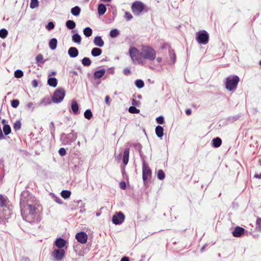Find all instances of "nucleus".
Here are the masks:
<instances>
[{"instance_id": "obj_1", "label": "nucleus", "mask_w": 261, "mask_h": 261, "mask_svg": "<svg viewBox=\"0 0 261 261\" xmlns=\"http://www.w3.org/2000/svg\"><path fill=\"white\" fill-rule=\"evenodd\" d=\"M40 206V204H34L21 208V215L23 220L32 225L38 224L41 220Z\"/></svg>"}, {"instance_id": "obj_2", "label": "nucleus", "mask_w": 261, "mask_h": 261, "mask_svg": "<svg viewBox=\"0 0 261 261\" xmlns=\"http://www.w3.org/2000/svg\"><path fill=\"white\" fill-rule=\"evenodd\" d=\"M20 207L23 208L32 205L39 204V202L35 196L27 190L21 192L20 197Z\"/></svg>"}, {"instance_id": "obj_3", "label": "nucleus", "mask_w": 261, "mask_h": 261, "mask_svg": "<svg viewBox=\"0 0 261 261\" xmlns=\"http://www.w3.org/2000/svg\"><path fill=\"white\" fill-rule=\"evenodd\" d=\"M141 57L146 60L153 61L156 57V51L151 46L148 45H142L141 47Z\"/></svg>"}, {"instance_id": "obj_4", "label": "nucleus", "mask_w": 261, "mask_h": 261, "mask_svg": "<svg viewBox=\"0 0 261 261\" xmlns=\"http://www.w3.org/2000/svg\"><path fill=\"white\" fill-rule=\"evenodd\" d=\"M240 78L238 75H230L225 79V88L229 91H232L237 89Z\"/></svg>"}, {"instance_id": "obj_5", "label": "nucleus", "mask_w": 261, "mask_h": 261, "mask_svg": "<svg viewBox=\"0 0 261 261\" xmlns=\"http://www.w3.org/2000/svg\"><path fill=\"white\" fill-rule=\"evenodd\" d=\"M77 138V133H74L73 130H72L68 134L62 133L60 136V140L64 145H70L76 140Z\"/></svg>"}, {"instance_id": "obj_6", "label": "nucleus", "mask_w": 261, "mask_h": 261, "mask_svg": "<svg viewBox=\"0 0 261 261\" xmlns=\"http://www.w3.org/2000/svg\"><path fill=\"white\" fill-rule=\"evenodd\" d=\"M65 96V91L63 88H58L54 92L52 101L56 103L61 102Z\"/></svg>"}, {"instance_id": "obj_7", "label": "nucleus", "mask_w": 261, "mask_h": 261, "mask_svg": "<svg viewBox=\"0 0 261 261\" xmlns=\"http://www.w3.org/2000/svg\"><path fill=\"white\" fill-rule=\"evenodd\" d=\"M196 40L200 44H206L209 40V35L205 30L200 31L196 33Z\"/></svg>"}, {"instance_id": "obj_8", "label": "nucleus", "mask_w": 261, "mask_h": 261, "mask_svg": "<svg viewBox=\"0 0 261 261\" xmlns=\"http://www.w3.org/2000/svg\"><path fill=\"white\" fill-rule=\"evenodd\" d=\"M145 5L140 1H136L132 5V11L136 16L140 15L145 9Z\"/></svg>"}, {"instance_id": "obj_9", "label": "nucleus", "mask_w": 261, "mask_h": 261, "mask_svg": "<svg viewBox=\"0 0 261 261\" xmlns=\"http://www.w3.org/2000/svg\"><path fill=\"white\" fill-rule=\"evenodd\" d=\"M130 57L134 63L141 64L139 57L141 56V51L135 47H130L129 49Z\"/></svg>"}, {"instance_id": "obj_10", "label": "nucleus", "mask_w": 261, "mask_h": 261, "mask_svg": "<svg viewBox=\"0 0 261 261\" xmlns=\"http://www.w3.org/2000/svg\"><path fill=\"white\" fill-rule=\"evenodd\" d=\"M151 169L146 162H144L142 165V179L144 185L146 184L147 179L151 178Z\"/></svg>"}, {"instance_id": "obj_11", "label": "nucleus", "mask_w": 261, "mask_h": 261, "mask_svg": "<svg viewBox=\"0 0 261 261\" xmlns=\"http://www.w3.org/2000/svg\"><path fill=\"white\" fill-rule=\"evenodd\" d=\"M125 215L122 212H116L112 217V222L115 225H120L124 221Z\"/></svg>"}, {"instance_id": "obj_12", "label": "nucleus", "mask_w": 261, "mask_h": 261, "mask_svg": "<svg viewBox=\"0 0 261 261\" xmlns=\"http://www.w3.org/2000/svg\"><path fill=\"white\" fill-rule=\"evenodd\" d=\"M65 255V251L64 249H55L51 252V256L56 260H61Z\"/></svg>"}, {"instance_id": "obj_13", "label": "nucleus", "mask_w": 261, "mask_h": 261, "mask_svg": "<svg viewBox=\"0 0 261 261\" xmlns=\"http://www.w3.org/2000/svg\"><path fill=\"white\" fill-rule=\"evenodd\" d=\"M67 241L61 237L57 238L54 242V245L56 246L58 249H63L64 247H66V248H67Z\"/></svg>"}, {"instance_id": "obj_14", "label": "nucleus", "mask_w": 261, "mask_h": 261, "mask_svg": "<svg viewBox=\"0 0 261 261\" xmlns=\"http://www.w3.org/2000/svg\"><path fill=\"white\" fill-rule=\"evenodd\" d=\"M75 239L81 244H85L87 242L88 236L84 231L78 232L75 235Z\"/></svg>"}, {"instance_id": "obj_15", "label": "nucleus", "mask_w": 261, "mask_h": 261, "mask_svg": "<svg viewBox=\"0 0 261 261\" xmlns=\"http://www.w3.org/2000/svg\"><path fill=\"white\" fill-rule=\"evenodd\" d=\"M246 231H247L243 227L237 226L232 231V234L234 237L240 238L244 235Z\"/></svg>"}, {"instance_id": "obj_16", "label": "nucleus", "mask_w": 261, "mask_h": 261, "mask_svg": "<svg viewBox=\"0 0 261 261\" xmlns=\"http://www.w3.org/2000/svg\"><path fill=\"white\" fill-rule=\"evenodd\" d=\"M71 112L74 115H78L80 114L79 106L76 100L73 99L71 103Z\"/></svg>"}, {"instance_id": "obj_17", "label": "nucleus", "mask_w": 261, "mask_h": 261, "mask_svg": "<svg viewBox=\"0 0 261 261\" xmlns=\"http://www.w3.org/2000/svg\"><path fill=\"white\" fill-rule=\"evenodd\" d=\"M79 50L75 47H70L68 50V54L70 57L74 58L78 56Z\"/></svg>"}, {"instance_id": "obj_18", "label": "nucleus", "mask_w": 261, "mask_h": 261, "mask_svg": "<svg viewBox=\"0 0 261 261\" xmlns=\"http://www.w3.org/2000/svg\"><path fill=\"white\" fill-rule=\"evenodd\" d=\"M169 56L170 58V62L169 63L170 65L174 64L175 63L176 56L173 49L171 48L169 49Z\"/></svg>"}, {"instance_id": "obj_19", "label": "nucleus", "mask_w": 261, "mask_h": 261, "mask_svg": "<svg viewBox=\"0 0 261 261\" xmlns=\"http://www.w3.org/2000/svg\"><path fill=\"white\" fill-rule=\"evenodd\" d=\"M105 73L106 70L105 69L96 70L93 73L94 78L95 79H99L105 75Z\"/></svg>"}, {"instance_id": "obj_20", "label": "nucleus", "mask_w": 261, "mask_h": 261, "mask_svg": "<svg viewBox=\"0 0 261 261\" xmlns=\"http://www.w3.org/2000/svg\"><path fill=\"white\" fill-rule=\"evenodd\" d=\"M93 42L96 46L99 47H102L105 44L101 37L99 36H97L94 38Z\"/></svg>"}, {"instance_id": "obj_21", "label": "nucleus", "mask_w": 261, "mask_h": 261, "mask_svg": "<svg viewBox=\"0 0 261 261\" xmlns=\"http://www.w3.org/2000/svg\"><path fill=\"white\" fill-rule=\"evenodd\" d=\"M222 140L219 137H216L212 140V146L214 148H218L221 146Z\"/></svg>"}, {"instance_id": "obj_22", "label": "nucleus", "mask_w": 261, "mask_h": 261, "mask_svg": "<svg viewBox=\"0 0 261 261\" xmlns=\"http://www.w3.org/2000/svg\"><path fill=\"white\" fill-rule=\"evenodd\" d=\"M129 149L125 148L123 151V163L126 165L128 164L129 160Z\"/></svg>"}, {"instance_id": "obj_23", "label": "nucleus", "mask_w": 261, "mask_h": 261, "mask_svg": "<svg viewBox=\"0 0 261 261\" xmlns=\"http://www.w3.org/2000/svg\"><path fill=\"white\" fill-rule=\"evenodd\" d=\"M52 99L48 96H46L42 99L40 102L39 103V106H46L50 105L51 103Z\"/></svg>"}, {"instance_id": "obj_24", "label": "nucleus", "mask_w": 261, "mask_h": 261, "mask_svg": "<svg viewBox=\"0 0 261 261\" xmlns=\"http://www.w3.org/2000/svg\"><path fill=\"white\" fill-rule=\"evenodd\" d=\"M97 11L99 16L103 15L107 11L106 6L102 3L99 4L98 5Z\"/></svg>"}, {"instance_id": "obj_25", "label": "nucleus", "mask_w": 261, "mask_h": 261, "mask_svg": "<svg viewBox=\"0 0 261 261\" xmlns=\"http://www.w3.org/2000/svg\"><path fill=\"white\" fill-rule=\"evenodd\" d=\"M47 84L52 87H56L58 84V80L56 77H48Z\"/></svg>"}, {"instance_id": "obj_26", "label": "nucleus", "mask_w": 261, "mask_h": 261, "mask_svg": "<svg viewBox=\"0 0 261 261\" xmlns=\"http://www.w3.org/2000/svg\"><path fill=\"white\" fill-rule=\"evenodd\" d=\"M155 132L158 137L162 138L164 135V128L160 125L156 126Z\"/></svg>"}, {"instance_id": "obj_27", "label": "nucleus", "mask_w": 261, "mask_h": 261, "mask_svg": "<svg viewBox=\"0 0 261 261\" xmlns=\"http://www.w3.org/2000/svg\"><path fill=\"white\" fill-rule=\"evenodd\" d=\"M81 11V9L80 7L76 6L71 9V13L74 16H79Z\"/></svg>"}, {"instance_id": "obj_28", "label": "nucleus", "mask_w": 261, "mask_h": 261, "mask_svg": "<svg viewBox=\"0 0 261 261\" xmlns=\"http://www.w3.org/2000/svg\"><path fill=\"white\" fill-rule=\"evenodd\" d=\"M58 41L56 38H53L49 41V47L51 50H55L57 48Z\"/></svg>"}, {"instance_id": "obj_29", "label": "nucleus", "mask_w": 261, "mask_h": 261, "mask_svg": "<svg viewBox=\"0 0 261 261\" xmlns=\"http://www.w3.org/2000/svg\"><path fill=\"white\" fill-rule=\"evenodd\" d=\"M102 53V49L98 47L92 48L91 54L93 57H96L100 56Z\"/></svg>"}, {"instance_id": "obj_30", "label": "nucleus", "mask_w": 261, "mask_h": 261, "mask_svg": "<svg viewBox=\"0 0 261 261\" xmlns=\"http://www.w3.org/2000/svg\"><path fill=\"white\" fill-rule=\"evenodd\" d=\"M65 25L69 30H73L76 27L75 22L72 20H68L66 21Z\"/></svg>"}, {"instance_id": "obj_31", "label": "nucleus", "mask_w": 261, "mask_h": 261, "mask_svg": "<svg viewBox=\"0 0 261 261\" xmlns=\"http://www.w3.org/2000/svg\"><path fill=\"white\" fill-rule=\"evenodd\" d=\"M72 40L75 43L80 44L81 43L82 38L79 33H76L72 36Z\"/></svg>"}, {"instance_id": "obj_32", "label": "nucleus", "mask_w": 261, "mask_h": 261, "mask_svg": "<svg viewBox=\"0 0 261 261\" xmlns=\"http://www.w3.org/2000/svg\"><path fill=\"white\" fill-rule=\"evenodd\" d=\"M82 64L86 67L90 66L91 65L92 61L89 58L84 57L81 60Z\"/></svg>"}, {"instance_id": "obj_33", "label": "nucleus", "mask_w": 261, "mask_h": 261, "mask_svg": "<svg viewBox=\"0 0 261 261\" xmlns=\"http://www.w3.org/2000/svg\"><path fill=\"white\" fill-rule=\"evenodd\" d=\"M3 130L5 135L7 136L11 133V128L9 124H4L3 127Z\"/></svg>"}, {"instance_id": "obj_34", "label": "nucleus", "mask_w": 261, "mask_h": 261, "mask_svg": "<svg viewBox=\"0 0 261 261\" xmlns=\"http://www.w3.org/2000/svg\"><path fill=\"white\" fill-rule=\"evenodd\" d=\"M92 30L90 27H86L83 30V33L86 37H90L92 34Z\"/></svg>"}, {"instance_id": "obj_35", "label": "nucleus", "mask_w": 261, "mask_h": 261, "mask_svg": "<svg viewBox=\"0 0 261 261\" xmlns=\"http://www.w3.org/2000/svg\"><path fill=\"white\" fill-rule=\"evenodd\" d=\"M71 194V192L67 190H62L61 192V195L64 199H67L70 197Z\"/></svg>"}, {"instance_id": "obj_36", "label": "nucleus", "mask_w": 261, "mask_h": 261, "mask_svg": "<svg viewBox=\"0 0 261 261\" xmlns=\"http://www.w3.org/2000/svg\"><path fill=\"white\" fill-rule=\"evenodd\" d=\"M120 33L118 30L117 29H114L110 31L109 35L111 38H116L119 35Z\"/></svg>"}, {"instance_id": "obj_37", "label": "nucleus", "mask_w": 261, "mask_h": 261, "mask_svg": "<svg viewBox=\"0 0 261 261\" xmlns=\"http://www.w3.org/2000/svg\"><path fill=\"white\" fill-rule=\"evenodd\" d=\"M84 115V117L88 120H90L93 116L92 111L90 109H87L85 111Z\"/></svg>"}, {"instance_id": "obj_38", "label": "nucleus", "mask_w": 261, "mask_h": 261, "mask_svg": "<svg viewBox=\"0 0 261 261\" xmlns=\"http://www.w3.org/2000/svg\"><path fill=\"white\" fill-rule=\"evenodd\" d=\"M36 61L38 65L40 66V64H43L45 60H43V57L41 54H39L36 57Z\"/></svg>"}, {"instance_id": "obj_39", "label": "nucleus", "mask_w": 261, "mask_h": 261, "mask_svg": "<svg viewBox=\"0 0 261 261\" xmlns=\"http://www.w3.org/2000/svg\"><path fill=\"white\" fill-rule=\"evenodd\" d=\"M135 85L139 89L142 88L144 86V81L140 79H138L135 82Z\"/></svg>"}, {"instance_id": "obj_40", "label": "nucleus", "mask_w": 261, "mask_h": 261, "mask_svg": "<svg viewBox=\"0 0 261 261\" xmlns=\"http://www.w3.org/2000/svg\"><path fill=\"white\" fill-rule=\"evenodd\" d=\"M9 218V217H7L6 216H4V214L2 215L0 214V224L5 225L8 222Z\"/></svg>"}, {"instance_id": "obj_41", "label": "nucleus", "mask_w": 261, "mask_h": 261, "mask_svg": "<svg viewBox=\"0 0 261 261\" xmlns=\"http://www.w3.org/2000/svg\"><path fill=\"white\" fill-rule=\"evenodd\" d=\"M21 126V123L20 120H18L15 121L13 125V128L15 131L19 130L20 129Z\"/></svg>"}, {"instance_id": "obj_42", "label": "nucleus", "mask_w": 261, "mask_h": 261, "mask_svg": "<svg viewBox=\"0 0 261 261\" xmlns=\"http://www.w3.org/2000/svg\"><path fill=\"white\" fill-rule=\"evenodd\" d=\"M8 34V32L6 29H2L0 30V38L2 39L6 38Z\"/></svg>"}, {"instance_id": "obj_43", "label": "nucleus", "mask_w": 261, "mask_h": 261, "mask_svg": "<svg viewBox=\"0 0 261 261\" xmlns=\"http://www.w3.org/2000/svg\"><path fill=\"white\" fill-rule=\"evenodd\" d=\"M157 177L159 180H163L165 178V174L163 170L160 169L158 170Z\"/></svg>"}, {"instance_id": "obj_44", "label": "nucleus", "mask_w": 261, "mask_h": 261, "mask_svg": "<svg viewBox=\"0 0 261 261\" xmlns=\"http://www.w3.org/2000/svg\"><path fill=\"white\" fill-rule=\"evenodd\" d=\"M49 129L51 136L54 138L55 134V126L54 123L53 122H51L49 124Z\"/></svg>"}, {"instance_id": "obj_45", "label": "nucleus", "mask_w": 261, "mask_h": 261, "mask_svg": "<svg viewBox=\"0 0 261 261\" xmlns=\"http://www.w3.org/2000/svg\"><path fill=\"white\" fill-rule=\"evenodd\" d=\"M128 112L132 114H138L140 112V110L135 106H130L128 108Z\"/></svg>"}, {"instance_id": "obj_46", "label": "nucleus", "mask_w": 261, "mask_h": 261, "mask_svg": "<svg viewBox=\"0 0 261 261\" xmlns=\"http://www.w3.org/2000/svg\"><path fill=\"white\" fill-rule=\"evenodd\" d=\"M39 5L38 0H31L30 4V7L31 9H34L37 7Z\"/></svg>"}, {"instance_id": "obj_47", "label": "nucleus", "mask_w": 261, "mask_h": 261, "mask_svg": "<svg viewBox=\"0 0 261 261\" xmlns=\"http://www.w3.org/2000/svg\"><path fill=\"white\" fill-rule=\"evenodd\" d=\"M23 75V72L21 70L17 69L14 72V76L16 78H20Z\"/></svg>"}, {"instance_id": "obj_48", "label": "nucleus", "mask_w": 261, "mask_h": 261, "mask_svg": "<svg viewBox=\"0 0 261 261\" xmlns=\"http://www.w3.org/2000/svg\"><path fill=\"white\" fill-rule=\"evenodd\" d=\"M19 104V100L17 99H14L11 101V107L13 108H16L18 107Z\"/></svg>"}, {"instance_id": "obj_49", "label": "nucleus", "mask_w": 261, "mask_h": 261, "mask_svg": "<svg viewBox=\"0 0 261 261\" xmlns=\"http://www.w3.org/2000/svg\"><path fill=\"white\" fill-rule=\"evenodd\" d=\"M6 205V198L0 194V207L4 206Z\"/></svg>"}, {"instance_id": "obj_50", "label": "nucleus", "mask_w": 261, "mask_h": 261, "mask_svg": "<svg viewBox=\"0 0 261 261\" xmlns=\"http://www.w3.org/2000/svg\"><path fill=\"white\" fill-rule=\"evenodd\" d=\"M53 195V198L54 199V200L56 201L57 203L61 204L63 203V201L62 199L59 197L57 196L54 194H51Z\"/></svg>"}, {"instance_id": "obj_51", "label": "nucleus", "mask_w": 261, "mask_h": 261, "mask_svg": "<svg viewBox=\"0 0 261 261\" xmlns=\"http://www.w3.org/2000/svg\"><path fill=\"white\" fill-rule=\"evenodd\" d=\"M157 123L159 124H163L165 123L164 117L163 116H160L156 118Z\"/></svg>"}, {"instance_id": "obj_52", "label": "nucleus", "mask_w": 261, "mask_h": 261, "mask_svg": "<svg viewBox=\"0 0 261 261\" xmlns=\"http://www.w3.org/2000/svg\"><path fill=\"white\" fill-rule=\"evenodd\" d=\"M55 28L54 22L53 21L49 22L46 25V29L50 31L54 29Z\"/></svg>"}, {"instance_id": "obj_53", "label": "nucleus", "mask_w": 261, "mask_h": 261, "mask_svg": "<svg viewBox=\"0 0 261 261\" xmlns=\"http://www.w3.org/2000/svg\"><path fill=\"white\" fill-rule=\"evenodd\" d=\"M133 146L134 147L136 150H138L139 152L142 151V146L140 143L133 144Z\"/></svg>"}, {"instance_id": "obj_54", "label": "nucleus", "mask_w": 261, "mask_h": 261, "mask_svg": "<svg viewBox=\"0 0 261 261\" xmlns=\"http://www.w3.org/2000/svg\"><path fill=\"white\" fill-rule=\"evenodd\" d=\"M256 229L261 232V218H257L256 220Z\"/></svg>"}, {"instance_id": "obj_55", "label": "nucleus", "mask_w": 261, "mask_h": 261, "mask_svg": "<svg viewBox=\"0 0 261 261\" xmlns=\"http://www.w3.org/2000/svg\"><path fill=\"white\" fill-rule=\"evenodd\" d=\"M58 152H59V154L61 156H63L65 155L66 154V149L63 147L60 148Z\"/></svg>"}, {"instance_id": "obj_56", "label": "nucleus", "mask_w": 261, "mask_h": 261, "mask_svg": "<svg viewBox=\"0 0 261 261\" xmlns=\"http://www.w3.org/2000/svg\"><path fill=\"white\" fill-rule=\"evenodd\" d=\"M26 108L28 110H31V111H33L34 108V104L32 102H30L26 105Z\"/></svg>"}, {"instance_id": "obj_57", "label": "nucleus", "mask_w": 261, "mask_h": 261, "mask_svg": "<svg viewBox=\"0 0 261 261\" xmlns=\"http://www.w3.org/2000/svg\"><path fill=\"white\" fill-rule=\"evenodd\" d=\"M125 18L127 20H130L133 18L132 15L128 12L125 13Z\"/></svg>"}, {"instance_id": "obj_58", "label": "nucleus", "mask_w": 261, "mask_h": 261, "mask_svg": "<svg viewBox=\"0 0 261 261\" xmlns=\"http://www.w3.org/2000/svg\"><path fill=\"white\" fill-rule=\"evenodd\" d=\"M132 106H137L138 107L140 104H141V102L140 101H138V100H137L135 99H132Z\"/></svg>"}, {"instance_id": "obj_59", "label": "nucleus", "mask_w": 261, "mask_h": 261, "mask_svg": "<svg viewBox=\"0 0 261 261\" xmlns=\"http://www.w3.org/2000/svg\"><path fill=\"white\" fill-rule=\"evenodd\" d=\"M120 188L122 190H125L126 189V183L124 181H121L119 184Z\"/></svg>"}, {"instance_id": "obj_60", "label": "nucleus", "mask_w": 261, "mask_h": 261, "mask_svg": "<svg viewBox=\"0 0 261 261\" xmlns=\"http://www.w3.org/2000/svg\"><path fill=\"white\" fill-rule=\"evenodd\" d=\"M168 48V49L170 48H171V46L169 45V44L168 43H164L161 46V48L162 49H165Z\"/></svg>"}, {"instance_id": "obj_61", "label": "nucleus", "mask_w": 261, "mask_h": 261, "mask_svg": "<svg viewBox=\"0 0 261 261\" xmlns=\"http://www.w3.org/2000/svg\"><path fill=\"white\" fill-rule=\"evenodd\" d=\"M139 154L140 156V158H141V160L142 161V164H143L144 162H145V158H146V156L144 155L142 151H139Z\"/></svg>"}, {"instance_id": "obj_62", "label": "nucleus", "mask_w": 261, "mask_h": 261, "mask_svg": "<svg viewBox=\"0 0 261 261\" xmlns=\"http://www.w3.org/2000/svg\"><path fill=\"white\" fill-rule=\"evenodd\" d=\"M239 118H240L239 115H236V116H234L231 117H230L229 120H231L232 122H234V121L237 120L238 119H239Z\"/></svg>"}, {"instance_id": "obj_63", "label": "nucleus", "mask_w": 261, "mask_h": 261, "mask_svg": "<svg viewBox=\"0 0 261 261\" xmlns=\"http://www.w3.org/2000/svg\"><path fill=\"white\" fill-rule=\"evenodd\" d=\"M123 73L125 75H128L130 73V70L128 68H125L123 69Z\"/></svg>"}, {"instance_id": "obj_64", "label": "nucleus", "mask_w": 261, "mask_h": 261, "mask_svg": "<svg viewBox=\"0 0 261 261\" xmlns=\"http://www.w3.org/2000/svg\"><path fill=\"white\" fill-rule=\"evenodd\" d=\"M38 81L37 80H33L32 82V86L34 87V88H36L38 86Z\"/></svg>"}]
</instances>
